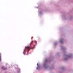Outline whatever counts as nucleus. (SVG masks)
<instances>
[{"label": "nucleus", "instance_id": "nucleus-4", "mask_svg": "<svg viewBox=\"0 0 73 73\" xmlns=\"http://www.w3.org/2000/svg\"><path fill=\"white\" fill-rule=\"evenodd\" d=\"M0 61H1V56H0Z\"/></svg>", "mask_w": 73, "mask_h": 73}, {"label": "nucleus", "instance_id": "nucleus-3", "mask_svg": "<svg viewBox=\"0 0 73 73\" xmlns=\"http://www.w3.org/2000/svg\"><path fill=\"white\" fill-rule=\"evenodd\" d=\"M2 69H4V70H5V69H6V68H4V67L3 66H2V68H1Z\"/></svg>", "mask_w": 73, "mask_h": 73}, {"label": "nucleus", "instance_id": "nucleus-1", "mask_svg": "<svg viewBox=\"0 0 73 73\" xmlns=\"http://www.w3.org/2000/svg\"><path fill=\"white\" fill-rule=\"evenodd\" d=\"M25 50H28V46L26 47L25 50Z\"/></svg>", "mask_w": 73, "mask_h": 73}, {"label": "nucleus", "instance_id": "nucleus-2", "mask_svg": "<svg viewBox=\"0 0 73 73\" xmlns=\"http://www.w3.org/2000/svg\"><path fill=\"white\" fill-rule=\"evenodd\" d=\"M31 49V47L28 46V50H29Z\"/></svg>", "mask_w": 73, "mask_h": 73}, {"label": "nucleus", "instance_id": "nucleus-5", "mask_svg": "<svg viewBox=\"0 0 73 73\" xmlns=\"http://www.w3.org/2000/svg\"><path fill=\"white\" fill-rule=\"evenodd\" d=\"M61 43H62V41H61Z\"/></svg>", "mask_w": 73, "mask_h": 73}]
</instances>
